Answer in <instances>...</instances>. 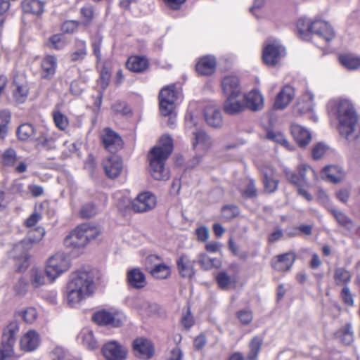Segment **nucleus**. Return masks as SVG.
Here are the masks:
<instances>
[{
	"label": "nucleus",
	"instance_id": "nucleus-63",
	"mask_svg": "<svg viewBox=\"0 0 360 360\" xmlns=\"http://www.w3.org/2000/svg\"><path fill=\"white\" fill-rule=\"evenodd\" d=\"M50 46L56 49H60L64 47L65 42L60 35H53L50 39Z\"/></svg>",
	"mask_w": 360,
	"mask_h": 360
},
{
	"label": "nucleus",
	"instance_id": "nucleus-46",
	"mask_svg": "<svg viewBox=\"0 0 360 360\" xmlns=\"http://www.w3.org/2000/svg\"><path fill=\"white\" fill-rule=\"evenodd\" d=\"M16 160V152L11 148L6 149L1 155L2 163L4 166H13Z\"/></svg>",
	"mask_w": 360,
	"mask_h": 360
},
{
	"label": "nucleus",
	"instance_id": "nucleus-39",
	"mask_svg": "<svg viewBox=\"0 0 360 360\" xmlns=\"http://www.w3.org/2000/svg\"><path fill=\"white\" fill-rule=\"evenodd\" d=\"M75 50L70 54V59L73 62L82 60L86 56V42L83 40H77Z\"/></svg>",
	"mask_w": 360,
	"mask_h": 360
},
{
	"label": "nucleus",
	"instance_id": "nucleus-47",
	"mask_svg": "<svg viewBox=\"0 0 360 360\" xmlns=\"http://www.w3.org/2000/svg\"><path fill=\"white\" fill-rule=\"evenodd\" d=\"M82 342L84 346L89 349H94L98 347L92 331L89 330H85L82 332Z\"/></svg>",
	"mask_w": 360,
	"mask_h": 360
},
{
	"label": "nucleus",
	"instance_id": "nucleus-4",
	"mask_svg": "<svg viewBox=\"0 0 360 360\" xmlns=\"http://www.w3.org/2000/svg\"><path fill=\"white\" fill-rule=\"evenodd\" d=\"M45 230L41 226L31 229L27 232V236L14 245L11 251V256L20 262L18 266L19 271H22L28 266L29 255L27 252L34 244L39 243L43 238Z\"/></svg>",
	"mask_w": 360,
	"mask_h": 360
},
{
	"label": "nucleus",
	"instance_id": "nucleus-36",
	"mask_svg": "<svg viewBox=\"0 0 360 360\" xmlns=\"http://www.w3.org/2000/svg\"><path fill=\"white\" fill-rule=\"evenodd\" d=\"M149 268L148 272L155 278L165 279L170 276V268L165 263L154 264L153 269Z\"/></svg>",
	"mask_w": 360,
	"mask_h": 360
},
{
	"label": "nucleus",
	"instance_id": "nucleus-24",
	"mask_svg": "<svg viewBox=\"0 0 360 360\" xmlns=\"http://www.w3.org/2000/svg\"><path fill=\"white\" fill-rule=\"evenodd\" d=\"M39 344V335L35 330H30L20 339V348L26 352L35 350Z\"/></svg>",
	"mask_w": 360,
	"mask_h": 360
},
{
	"label": "nucleus",
	"instance_id": "nucleus-16",
	"mask_svg": "<svg viewBox=\"0 0 360 360\" xmlns=\"http://www.w3.org/2000/svg\"><path fill=\"white\" fill-rule=\"evenodd\" d=\"M296 259L293 252H287L274 257L271 259V266L278 271H289Z\"/></svg>",
	"mask_w": 360,
	"mask_h": 360
},
{
	"label": "nucleus",
	"instance_id": "nucleus-60",
	"mask_svg": "<svg viewBox=\"0 0 360 360\" xmlns=\"http://www.w3.org/2000/svg\"><path fill=\"white\" fill-rule=\"evenodd\" d=\"M181 322L186 329L190 328L193 325L194 320L189 308H188L186 312L183 314Z\"/></svg>",
	"mask_w": 360,
	"mask_h": 360
},
{
	"label": "nucleus",
	"instance_id": "nucleus-22",
	"mask_svg": "<svg viewBox=\"0 0 360 360\" xmlns=\"http://www.w3.org/2000/svg\"><path fill=\"white\" fill-rule=\"evenodd\" d=\"M240 96H229L224 103V110L229 115H236L243 112L245 109L243 101L238 99Z\"/></svg>",
	"mask_w": 360,
	"mask_h": 360
},
{
	"label": "nucleus",
	"instance_id": "nucleus-38",
	"mask_svg": "<svg viewBox=\"0 0 360 360\" xmlns=\"http://www.w3.org/2000/svg\"><path fill=\"white\" fill-rule=\"evenodd\" d=\"M339 61L345 68L349 70H355L360 67V58L352 54L340 55Z\"/></svg>",
	"mask_w": 360,
	"mask_h": 360
},
{
	"label": "nucleus",
	"instance_id": "nucleus-61",
	"mask_svg": "<svg viewBox=\"0 0 360 360\" xmlns=\"http://www.w3.org/2000/svg\"><path fill=\"white\" fill-rule=\"evenodd\" d=\"M102 44V37L100 35H96L92 41L93 51L98 59L101 58V46Z\"/></svg>",
	"mask_w": 360,
	"mask_h": 360
},
{
	"label": "nucleus",
	"instance_id": "nucleus-50",
	"mask_svg": "<svg viewBox=\"0 0 360 360\" xmlns=\"http://www.w3.org/2000/svg\"><path fill=\"white\" fill-rule=\"evenodd\" d=\"M53 120L56 127L60 130H65L68 126V120L65 115L60 111L53 113Z\"/></svg>",
	"mask_w": 360,
	"mask_h": 360
},
{
	"label": "nucleus",
	"instance_id": "nucleus-23",
	"mask_svg": "<svg viewBox=\"0 0 360 360\" xmlns=\"http://www.w3.org/2000/svg\"><path fill=\"white\" fill-rule=\"evenodd\" d=\"M216 59L213 56H205L202 58L196 64L195 69L198 74L201 75H210L216 70Z\"/></svg>",
	"mask_w": 360,
	"mask_h": 360
},
{
	"label": "nucleus",
	"instance_id": "nucleus-40",
	"mask_svg": "<svg viewBox=\"0 0 360 360\" xmlns=\"http://www.w3.org/2000/svg\"><path fill=\"white\" fill-rule=\"evenodd\" d=\"M263 343V338L260 336L254 337L250 342V352L248 354L249 360H255L260 351L262 345Z\"/></svg>",
	"mask_w": 360,
	"mask_h": 360
},
{
	"label": "nucleus",
	"instance_id": "nucleus-30",
	"mask_svg": "<svg viewBox=\"0 0 360 360\" xmlns=\"http://www.w3.org/2000/svg\"><path fill=\"white\" fill-rule=\"evenodd\" d=\"M56 58L53 56H46L41 62L42 77L44 79L51 78L56 72Z\"/></svg>",
	"mask_w": 360,
	"mask_h": 360
},
{
	"label": "nucleus",
	"instance_id": "nucleus-13",
	"mask_svg": "<svg viewBox=\"0 0 360 360\" xmlns=\"http://www.w3.org/2000/svg\"><path fill=\"white\" fill-rule=\"evenodd\" d=\"M133 349L136 356L148 359L154 354V347L151 342L144 338H138L133 342Z\"/></svg>",
	"mask_w": 360,
	"mask_h": 360
},
{
	"label": "nucleus",
	"instance_id": "nucleus-6",
	"mask_svg": "<svg viewBox=\"0 0 360 360\" xmlns=\"http://www.w3.org/2000/svg\"><path fill=\"white\" fill-rule=\"evenodd\" d=\"M69 266L68 259L63 253L59 252L48 260L46 274L51 281H53L59 275L66 271Z\"/></svg>",
	"mask_w": 360,
	"mask_h": 360
},
{
	"label": "nucleus",
	"instance_id": "nucleus-20",
	"mask_svg": "<svg viewBox=\"0 0 360 360\" xmlns=\"http://www.w3.org/2000/svg\"><path fill=\"white\" fill-rule=\"evenodd\" d=\"M221 86L226 96L241 95L240 82L237 77L228 76L224 77L221 82Z\"/></svg>",
	"mask_w": 360,
	"mask_h": 360
},
{
	"label": "nucleus",
	"instance_id": "nucleus-48",
	"mask_svg": "<svg viewBox=\"0 0 360 360\" xmlns=\"http://www.w3.org/2000/svg\"><path fill=\"white\" fill-rule=\"evenodd\" d=\"M216 281L221 290H227L232 281L226 271H220L216 276Z\"/></svg>",
	"mask_w": 360,
	"mask_h": 360
},
{
	"label": "nucleus",
	"instance_id": "nucleus-54",
	"mask_svg": "<svg viewBox=\"0 0 360 360\" xmlns=\"http://www.w3.org/2000/svg\"><path fill=\"white\" fill-rule=\"evenodd\" d=\"M96 213V210L94 204L87 203L84 205L79 211L81 218L86 219L94 217Z\"/></svg>",
	"mask_w": 360,
	"mask_h": 360
},
{
	"label": "nucleus",
	"instance_id": "nucleus-19",
	"mask_svg": "<svg viewBox=\"0 0 360 360\" xmlns=\"http://www.w3.org/2000/svg\"><path fill=\"white\" fill-rule=\"evenodd\" d=\"M262 175L263 184L265 191L271 193L276 191L278 181L274 179V169L269 166H263L260 169Z\"/></svg>",
	"mask_w": 360,
	"mask_h": 360
},
{
	"label": "nucleus",
	"instance_id": "nucleus-28",
	"mask_svg": "<svg viewBox=\"0 0 360 360\" xmlns=\"http://www.w3.org/2000/svg\"><path fill=\"white\" fill-rule=\"evenodd\" d=\"M205 118L207 123L214 128L222 126L223 120L221 111L214 107H208L205 110Z\"/></svg>",
	"mask_w": 360,
	"mask_h": 360
},
{
	"label": "nucleus",
	"instance_id": "nucleus-42",
	"mask_svg": "<svg viewBox=\"0 0 360 360\" xmlns=\"http://www.w3.org/2000/svg\"><path fill=\"white\" fill-rule=\"evenodd\" d=\"M297 27L300 34L303 39H306L309 34H311V22H309L306 18H300L297 22Z\"/></svg>",
	"mask_w": 360,
	"mask_h": 360
},
{
	"label": "nucleus",
	"instance_id": "nucleus-18",
	"mask_svg": "<svg viewBox=\"0 0 360 360\" xmlns=\"http://www.w3.org/2000/svg\"><path fill=\"white\" fill-rule=\"evenodd\" d=\"M290 131L292 136L300 147H305L311 141V133L298 124H292Z\"/></svg>",
	"mask_w": 360,
	"mask_h": 360
},
{
	"label": "nucleus",
	"instance_id": "nucleus-9",
	"mask_svg": "<svg viewBox=\"0 0 360 360\" xmlns=\"http://www.w3.org/2000/svg\"><path fill=\"white\" fill-rule=\"evenodd\" d=\"M101 351L107 360H124L128 353L127 349L115 340L105 343Z\"/></svg>",
	"mask_w": 360,
	"mask_h": 360
},
{
	"label": "nucleus",
	"instance_id": "nucleus-53",
	"mask_svg": "<svg viewBox=\"0 0 360 360\" xmlns=\"http://www.w3.org/2000/svg\"><path fill=\"white\" fill-rule=\"evenodd\" d=\"M284 174L288 181L296 187H301L303 184L300 176L289 169H284Z\"/></svg>",
	"mask_w": 360,
	"mask_h": 360
},
{
	"label": "nucleus",
	"instance_id": "nucleus-64",
	"mask_svg": "<svg viewBox=\"0 0 360 360\" xmlns=\"http://www.w3.org/2000/svg\"><path fill=\"white\" fill-rule=\"evenodd\" d=\"M32 285L35 288H38L43 285L45 282V278L41 271H36L32 275Z\"/></svg>",
	"mask_w": 360,
	"mask_h": 360
},
{
	"label": "nucleus",
	"instance_id": "nucleus-43",
	"mask_svg": "<svg viewBox=\"0 0 360 360\" xmlns=\"http://www.w3.org/2000/svg\"><path fill=\"white\" fill-rule=\"evenodd\" d=\"M38 145L46 150H52L56 148V138L50 135H41L36 139Z\"/></svg>",
	"mask_w": 360,
	"mask_h": 360
},
{
	"label": "nucleus",
	"instance_id": "nucleus-12",
	"mask_svg": "<svg viewBox=\"0 0 360 360\" xmlns=\"http://www.w3.org/2000/svg\"><path fill=\"white\" fill-rule=\"evenodd\" d=\"M123 316L118 311L110 312L101 310L94 314L93 320L100 325H111L115 327L120 326L123 321Z\"/></svg>",
	"mask_w": 360,
	"mask_h": 360
},
{
	"label": "nucleus",
	"instance_id": "nucleus-37",
	"mask_svg": "<svg viewBox=\"0 0 360 360\" xmlns=\"http://www.w3.org/2000/svg\"><path fill=\"white\" fill-rule=\"evenodd\" d=\"M334 280L337 285L347 286L352 280V274L343 267H338L334 271Z\"/></svg>",
	"mask_w": 360,
	"mask_h": 360
},
{
	"label": "nucleus",
	"instance_id": "nucleus-45",
	"mask_svg": "<svg viewBox=\"0 0 360 360\" xmlns=\"http://www.w3.org/2000/svg\"><path fill=\"white\" fill-rule=\"evenodd\" d=\"M174 86H169L163 88L159 94V100L168 101L169 102L175 103L176 100V92Z\"/></svg>",
	"mask_w": 360,
	"mask_h": 360
},
{
	"label": "nucleus",
	"instance_id": "nucleus-14",
	"mask_svg": "<svg viewBox=\"0 0 360 360\" xmlns=\"http://www.w3.org/2000/svg\"><path fill=\"white\" fill-rule=\"evenodd\" d=\"M103 165L106 175L110 179L117 178L123 169L122 160L116 155H112L105 158Z\"/></svg>",
	"mask_w": 360,
	"mask_h": 360
},
{
	"label": "nucleus",
	"instance_id": "nucleus-31",
	"mask_svg": "<svg viewBox=\"0 0 360 360\" xmlns=\"http://www.w3.org/2000/svg\"><path fill=\"white\" fill-rule=\"evenodd\" d=\"M194 136L193 146H199L201 150H208L212 146L210 137L202 130H198L193 132Z\"/></svg>",
	"mask_w": 360,
	"mask_h": 360
},
{
	"label": "nucleus",
	"instance_id": "nucleus-21",
	"mask_svg": "<svg viewBox=\"0 0 360 360\" xmlns=\"http://www.w3.org/2000/svg\"><path fill=\"white\" fill-rule=\"evenodd\" d=\"M295 91L292 86L285 85L276 96L274 103L276 109H284L294 98Z\"/></svg>",
	"mask_w": 360,
	"mask_h": 360
},
{
	"label": "nucleus",
	"instance_id": "nucleus-41",
	"mask_svg": "<svg viewBox=\"0 0 360 360\" xmlns=\"http://www.w3.org/2000/svg\"><path fill=\"white\" fill-rule=\"evenodd\" d=\"M240 214V209L235 205H226L221 207V217L229 221Z\"/></svg>",
	"mask_w": 360,
	"mask_h": 360
},
{
	"label": "nucleus",
	"instance_id": "nucleus-27",
	"mask_svg": "<svg viewBox=\"0 0 360 360\" xmlns=\"http://www.w3.org/2000/svg\"><path fill=\"white\" fill-rule=\"evenodd\" d=\"M127 281L131 287L136 289L142 288L146 285V280L144 274L137 268L128 271Z\"/></svg>",
	"mask_w": 360,
	"mask_h": 360
},
{
	"label": "nucleus",
	"instance_id": "nucleus-7",
	"mask_svg": "<svg viewBox=\"0 0 360 360\" xmlns=\"http://www.w3.org/2000/svg\"><path fill=\"white\" fill-rule=\"evenodd\" d=\"M18 330V326L15 323H11L4 330L2 335L1 347L0 349V360H4L5 358L13 354V345Z\"/></svg>",
	"mask_w": 360,
	"mask_h": 360
},
{
	"label": "nucleus",
	"instance_id": "nucleus-26",
	"mask_svg": "<svg viewBox=\"0 0 360 360\" xmlns=\"http://www.w3.org/2000/svg\"><path fill=\"white\" fill-rule=\"evenodd\" d=\"M322 176L327 180L337 184L341 181L344 176L345 172L343 169L337 165H329L325 167L322 170Z\"/></svg>",
	"mask_w": 360,
	"mask_h": 360
},
{
	"label": "nucleus",
	"instance_id": "nucleus-25",
	"mask_svg": "<svg viewBox=\"0 0 360 360\" xmlns=\"http://www.w3.org/2000/svg\"><path fill=\"white\" fill-rule=\"evenodd\" d=\"M245 108H248L252 111L261 110L264 106V98L260 92L252 91L244 96Z\"/></svg>",
	"mask_w": 360,
	"mask_h": 360
},
{
	"label": "nucleus",
	"instance_id": "nucleus-44",
	"mask_svg": "<svg viewBox=\"0 0 360 360\" xmlns=\"http://www.w3.org/2000/svg\"><path fill=\"white\" fill-rule=\"evenodd\" d=\"M299 176L303 184H307L309 176L316 178L314 169L307 164H302L298 167Z\"/></svg>",
	"mask_w": 360,
	"mask_h": 360
},
{
	"label": "nucleus",
	"instance_id": "nucleus-33",
	"mask_svg": "<svg viewBox=\"0 0 360 360\" xmlns=\"http://www.w3.org/2000/svg\"><path fill=\"white\" fill-rule=\"evenodd\" d=\"M13 96L17 103H24L29 94L28 85L26 83L18 84L15 80L13 81Z\"/></svg>",
	"mask_w": 360,
	"mask_h": 360
},
{
	"label": "nucleus",
	"instance_id": "nucleus-2",
	"mask_svg": "<svg viewBox=\"0 0 360 360\" xmlns=\"http://www.w3.org/2000/svg\"><path fill=\"white\" fill-rule=\"evenodd\" d=\"M95 290L92 271L79 269L71 275L67 286V302L70 307H75L89 297Z\"/></svg>",
	"mask_w": 360,
	"mask_h": 360
},
{
	"label": "nucleus",
	"instance_id": "nucleus-34",
	"mask_svg": "<svg viewBox=\"0 0 360 360\" xmlns=\"http://www.w3.org/2000/svg\"><path fill=\"white\" fill-rule=\"evenodd\" d=\"M44 4L39 0H24L22 7L25 13L41 15L44 12Z\"/></svg>",
	"mask_w": 360,
	"mask_h": 360
},
{
	"label": "nucleus",
	"instance_id": "nucleus-10",
	"mask_svg": "<svg viewBox=\"0 0 360 360\" xmlns=\"http://www.w3.org/2000/svg\"><path fill=\"white\" fill-rule=\"evenodd\" d=\"M285 54V48L277 41H274L264 47L262 58L266 65H275Z\"/></svg>",
	"mask_w": 360,
	"mask_h": 360
},
{
	"label": "nucleus",
	"instance_id": "nucleus-62",
	"mask_svg": "<svg viewBox=\"0 0 360 360\" xmlns=\"http://www.w3.org/2000/svg\"><path fill=\"white\" fill-rule=\"evenodd\" d=\"M326 151V148L324 145L318 143L314 146L311 155L314 159L317 160L321 158Z\"/></svg>",
	"mask_w": 360,
	"mask_h": 360
},
{
	"label": "nucleus",
	"instance_id": "nucleus-15",
	"mask_svg": "<svg viewBox=\"0 0 360 360\" xmlns=\"http://www.w3.org/2000/svg\"><path fill=\"white\" fill-rule=\"evenodd\" d=\"M311 34H315L326 41H330L335 37L333 28L326 21L314 20L311 22Z\"/></svg>",
	"mask_w": 360,
	"mask_h": 360
},
{
	"label": "nucleus",
	"instance_id": "nucleus-52",
	"mask_svg": "<svg viewBox=\"0 0 360 360\" xmlns=\"http://www.w3.org/2000/svg\"><path fill=\"white\" fill-rule=\"evenodd\" d=\"M266 138L284 146H288V142L283 134L279 131H268Z\"/></svg>",
	"mask_w": 360,
	"mask_h": 360
},
{
	"label": "nucleus",
	"instance_id": "nucleus-49",
	"mask_svg": "<svg viewBox=\"0 0 360 360\" xmlns=\"http://www.w3.org/2000/svg\"><path fill=\"white\" fill-rule=\"evenodd\" d=\"M81 15L84 18V20L81 23L85 27L91 25V20L94 17V8L92 6L88 5L81 8Z\"/></svg>",
	"mask_w": 360,
	"mask_h": 360
},
{
	"label": "nucleus",
	"instance_id": "nucleus-35",
	"mask_svg": "<svg viewBox=\"0 0 360 360\" xmlns=\"http://www.w3.org/2000/svg\"><path fill=\"white\" fill-rule=\"evenodd\" d=\"M16 133L20 141H30L34 137L35 129L31 124L25 123L18 127Z\"/></svg>",
	"mask_w": 360,
	"mask_h": 360
},
{
	"label": "nucleus",
	"instance_id": "nucleus-11",
	"mask_svg": "<svg viewBox=\"0 0 360 360\" xmlns=\"http://www.w3.org/2000/svg\"><path fill=\"white\" fill-rule=\"evenodd\" d=\"M156 205V198L150 192L140 193L131 202L132 210L136 212H145Z\"/></svg>",
	"mask_w": 360,
	"mask_h": 360
},
{
	"label": "nucleus",
	"instance_id": "nucleus-3",
	"mask_svg": "<svg viewBox=\"0 0 360 360\" xmlns=\"http://www.w3.org/2000/svg\"><path fill=\"white\" fill-rule=\"evenodd\" d=\"M172 150V139L167 135L162 136L159 145L150 150L148 156L150 173L155 180L166 181L169 179V173L165 167V165Z\"/></svg>",
	"mask_w": 360,
	"mask_h": 360
},
{
	"label": "nucleus",
	"instance_id": "nucleus-8",
	"mask_svg": "<svg viewBox=\"0 0 360 360\" xmlns=\"http://www.w3.org/2000/svg\"><path fill=\"white\" fill-rule=\"evenodd\" d=\"M101 142L104 148L111 153H116L122 147L121 136L110 128H105L101 134Z\"/></svg>",
	"mask_w": 360,
	"mask_h": 360
},
{
	"label": "nucleus",
	"instance_id": "nucleus-1",
	"mask_svg": "<svg viewBox=\"0 0 360 360\" xmlns=\"http://www.w3.org/2000/svg\"><path fill=\"white\" fill-rule=\"evenodd\" d=\"M333 108L339 121L338 130L347 140H355L360 134L358 115L352 103L347 99L333 102Z\"/></svg>",
	"mask_w": 360,
	"mask_h": 360
},
{
	"label": "nucleus",
	"instance_id": "nucleus-32",
	"mask_svg": "<svg viewBox=\"0 0 360 360\" xmlns=\"http://www.w3.org/2000/svg\"><path fill=\"white\" fill-rule=\"evenodd\" d=\"M328 210L333 214L340 226L344 227L348 231H351L354 228V223L353 220L344 212L335 208H330Z\"/></svg>",
	"mask_w": 360,
	"mask_h": 360
},
{
	"label": "nucleus",
	"instance_id": "nucleus-58",
	"mask_svg": "<svg viewBox=\"0 0 360 360\" xmlns=\"http://www.w3.org/2000/svg\"><path fill=\"white\" fill-rule=\"evenodd\" d=\"M238 318L242 324L247 325L252 321L253 316L251 311L243 309L238 312Z\"/></svg>",
	"mask_w": 360,
	"mask_h": 360
},
{
	"label": "nucleus",
	"instance_id": "nucleus-5",
	"mask_svg": "<svg viewBox=\"0 0 360 360\" xmlns=\"http://www.w3.org/2000/svg\"><path fill=\"white\" fill-rule=\"evenodd\" d=\"M99 233L100 230L98 227L91 224H82L65 238L64 244L68 248H83L90 240L95 239Z\"/></svg>",
	"mask_w": 360,
	"mask_h": 360
},
{
	"label": "nucleus",
	"instance_id": "nucleus-17",
	"mask_svg": "<svg viewBox=\"0 0 360 360\" xmlns=\"http://www.w3.org/2000/svg\"><path fill=\"white\" fill-rule=\"evenodd\" d=\"M194 260H191L188 255H182L176 260L177 269L183 278H191L195 274Z\"/></svg>",
	"mask_w": 360,
	"mask_h": 360
},
{
	"label": "nucleus",
	"instance_id": "nucleus-57",
	"mask_svg": "<svg viewBox=\"0 0 360 360\" xmlns=\"http://www.w3.org/2000/svg\"><path fill=\"white\" fill-rule=\"evenodd\" d=\"M340 295L343 302L349 306H353L354 299L348 286H344Z\"/></svg>",
	"mask_w": 360,
	"mask_h": 360
},
{
	"label": "nucleus",
	"instance_id": "nucleus-51",
	"mask_svg": "<svg viewBox=\"0 0 360 360\" xmlns=\"http://www.w3.org/2000/svg\"><path fill=\"white\" fill-rule=\"evenodd\" d=\"M214 261V259L210 258L205 253H200L198 255V263L205 270H209L214 267L215 266Z\"/></svg>",
	"mask_w": 360,
	"mask_h": 360
},
{
	"label": "nucleus",
	"instance_id": "nucleus-56",
	"mask_svg": "<svg viewBox=\"0 0 360 360\" xmlns=\"http://www.w3.org/2000/svg\"><path fill=\"white\" fill-rule=\"evenodd\" d=\"M22 317L26 323H33L37 317V313L35 308L29 307L23 310L22 311Z\"/></svg>",
	"mask_w": 360,
	"mask_h": 360
},
{
	"label": "nucleus",
	"instance_id": "nucleus-29",
	"mask_svg": "<svg viewBox=\"0 0 360 360\" xmlns=\"http://www.w3.org/2000/svg\"><path fill=\"white\" fill-rule=\"evenodd\" d=\"M126 66L130 71L141 72L147 69L148 61L145 57L131 56L127 60Z\"/></svg>",
	"mask_w": 360,
	"mask_h": 360
},
{
	"label": "nucleus",
	"instance_id": "nucleus-55",
	"mask_svg": "<svg viewBox=\"0 0 360 360\" xmlns=\"http://www.w3.org/2000/svg\"><path fill=\"white\" fill-rule=\"evenodd\" d=\"M174 109V103L168 101L160 100V112L163 116H169Z\"/></svg>",
	"mask_w": 360,
	"mask_h": 360
},
{
	"label": "nucleus",
	"instance_id": "nucleus-59",
	"mask_svg": "<svg viewBox=\"0 0 360 360\" xmlns=\"http://www.w3.org/2000/svg\"><path fill=\"white\" fill-rule=\"evenodd\" d=\"M81 23L76 20L65 21L62 25V30L66 33H72L77 30Z\"/></svg>",
	"mask_w": 360,
	"mask_h": 360
}]
</instances>
